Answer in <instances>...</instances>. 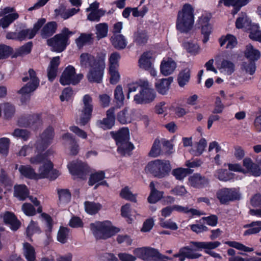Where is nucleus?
<instances>
[{"label": "nucleus", "instance_id": "50", "mask_svg": "<svg viewBox=\"0 0 261 261\" xmlns=\"http://www.w3.org/2000/svg\"><path fill=\"white\" fill-rule=\"evenodd\" d=\"M92 38V34L82 33L75 40L76 44L79 48H82L84 45L90 42Z\"/></svg>", "mask_w": 261, "mask_h": 261}, {"label": "nucleus", "instance_id": "36", "mask_svg": "<svg viewBox=\"0 0 261 261\" xmlns=\"http://www.w3.org/2000/svg\"><path fill=\"white\" fill-rule=\"evenodd\" d=\"M219 42L221 46L226 44V48L232 49L237 45V40L234 36L230 34H227L225 36H222L219 39Z\"/></svg>", "mask_w": 261, "mask_h": 261}, {"label": "nucleus", "instance_id": "62", "mask_svg": "<svg viewBox=\"0 0 261 261\" xmlns=\"http://www.w3.org/2000/svg\"><path fill=\"white\" fill-rule=\"evenodd\" d=\"M21 210L28 216H32L36 214L35 208L29 203H23L21 206Z\"/></svg>", "mask_w": 261, "mask_h": 261}, {"label": "nucleus", "instance_id": "23", "mask_svg": "<svg viewBox=\"0 0 261 261\" xmlns=\"http://www.w3.org/2000/svg\"><path fill=\"white\" fill-rule=\"evenodd\" d=\"M188 180L191 186L197 188H202L208 183L207 178L198 173L194 174L189 177Z\"/></svg>", "mask_w": 261, "mask_h": 261}, {"label": "nucleus", "instance_id": "29", "mask_svg": "<svg viewBox=\"0 0 261 261\" xmlns=\"http://www.w3.org/2000/svg\"><path fill=\"white\" fill-rule=\"evenodd\" d=\"M173 82L172 77L163 79L159 80L155 84V87L159 93L162 94H165L169 89V87Z\"/></svg>", "mask_w": 261, "mask_h": 261}, {"label": "nucleus", "instance_id": "60", "mask_svg": "<svg viewBox=\"0 0 261 261\" xmlns=\"http://www.w3.org/2000/svg\"><path fill=\"white\" fill-rule=\"evenodd\" d=\"M109 74L110 75V83L112 84L117 83L120 79V74L118 71V68H109Z\"/></svg>", "mask_w": 261, "mask_h": 261}, {"label": "nucleus", "instance_id": "24", "mask_svg": "<svg viewBox=\"0 0 261 261\" xmlns=\"http://www.w3.org/2000/svg\"><path fill=\"white\" fill-rule=\"evenodd\" d=\"M190 244L192 246L195 247L196 249L202 250L204 249L205 250H211L218 247L221 243L218 241L215 242H196L191 241Z\"/></svg>", "mask_w": 261, "mask_h": 261}, {"label": "nucleus", "instance_id": "61", "mask_svg": "<svg viewBox=\"0 0 261 261\" xmlns=\"http://www.w3.org/2000/svg\"><path fill=\"white\" fill-rule=\"evenodd\" d=\"M40 230L36 222L31 221L27 229V236L31 237L35 233H39Z\"/></svg>", "mask_w": 261, "mask_h": 261}, {"label": "nucleus", "instance_id": "17", "mask_svg": "<svg viewBox=\"0 0 261 261\" xmlns=\"http://www.w3.org/2000/svg\"><path fill=\"white\" fill-rule=\"evenodd\" d=\"M99 3L94 2L86 9V11L89 12L87 15L88 20L98 22L100 21V18L105 15L106 11L102 9H99Z\"/></svg>", "mask_w": 261, "mask_h": 261}, {"label": "nucleus", "instance_id": "39", "mask_svg": "<svg viewBox=\"0 0 261 261\" xmlns=\"http://www.w3.org/2000/svg\"><path fill=\"white\" fill-rule=\"evenodd\" d=\"M245 56L249 60L254 61L260 58V52L254 49L252 45L248 44L246 46Z\"/></svg>", "mask_w": 261, "mask_h": 261}, {"label": "nucleus", "instance_id": "52", "mask_svg": "<svg viewBox=\"0 0 261 261\" xmlns=\"http://www.w3.org/2000/svg\"><path fill=\"white\" fill-rule=\"evenodd\" d=\"M225 244L229 246L236 248L238 250L244 252H252L254 250L253 248L247 247L243 244L236 241H227Z\"/></svg>", "mask_w": 261, "mask_h": 261}, {"label": "nucleus", "instance_id": "3", "mask_svg": "<svg viewBox=\"0 0 261 261\" xmlns=\"http://www.w3.org/2000/svg\"><path fill=\"white\" fill-rule=\"evenodd\" d=\"M90 227L97 239H107L119 231V228L114 227L109 221L95 222L90 224Z\"/></svg>", "mask_w": 261, "mask_h": 261}, {"label": "nucleus", "instance_id": "44", "mask_svg": "<svg viewBox=\"0 0 261 261\" xmlns=\"http://www.w3.org/2000/svg\"><path fill=\"white\" fill-rule=\"evenodd\" d=\"M18 170L21 174L25 177L36 179V173L31 166L29 165H21L19 167Z\"/></svg>", "mask_w": 261, "mask_h": 261}, {"label": "nucleus", "instance_id": "33", "mask_svg": "<svg viewBox=\"0 0 261 261\" xmlns=\"http://www.w3.org/2000/svg\"><path fill=\"white\" fill-rule=\"evenodd\" d=\"M112 136L116 141L117 145L126 142L129 140V130L127 128H123L118 132L112 133Z\"/></svg>", "mask_w": 261, "mask_h": 261}, {"label": "nucleus", "instance_id": "22", "mask_svg": "<svg viewBox=\"0 0 261 261\" xmlns=\"http://www.w3.org/2000/svg\"><path fill=\"white\" fill-rule=\"evenodd\" d=\"M176 68V63L171 58L163 60L160 66L161 73L165 76L172 74Z\"/></svg>", "mask_w": 261, "mask_h": 261}, {"label": "nucleus", "instance_id": "43", "mask_svg": "<svg viewBox=\"0 0 261 261\" xmlns=\"http://www.w3.org/2000/svg\"><path fill=\"white\" fill-rule=\"evenodd\" d=\"M117 120L122 124L130 123L132 121L131 114L128 113V108H124L117 115Z\"/></svg>", "mask_w": 261, "mask_h": 261}, {"label": "nucleus", "instance_id": "20", "mask_svg": "<svg viewBox=\"0 0 261 261\" xmlns=\"http://www.w3.org/2000/svg\"><path fill=\"white\" fill-rule=\"evenodd\" d=\"M80 10L79 8H66L64 6H61L55 9V13L56 16H60L64 20H66L77 14Z\"/></svg>", "mask_w": 261, "mask_h": 261}, {"label": "nucleus", "instance_id": "48", "mask_svg": "<svg viewBox=\"0 0 261 261\" xmlns=\"http://www.w3.org/2000/svg\"><path fill=\"white\" fill-rule=\"evenodd\" d=\"M84 205L85 211L90 215L97 213L101 207L100 204L94 202L86 201Z\"/></svg>", "mask_w": 261, "mask_h": 261}, {"label": "nucleus", "instance_id": "11", "mask_svg": "<svg viewBox=\"0 0 261 261\" xmlns=\"http://www.w3.org/2000/svg\"><path fill=\"white\" fill-rule=\"evenodd\" d=\"M93 66L89 68L87 77L90 82L100 83L102 82L106 67L105 60H98L97 63Z\"/></svg>", "mask_w": 261, "mask_h": 261}, {"label": "nucleus", "instance_id": "2", "mask_svg": "<svg viewBox=\"0 0 261 261\" xmlns=\"http://www.w3.org/2000/svg\"><path fill=\"white\" fill-rule=\"evenodd\" d=\"M194 10L192 6L184 5L177 14L176 28L180 33H188L193 28L194 23Z\"/></svg>", "mask_w": 261, "mask_h": 261}, {"label": "nucleus", "instance_id": "31", "mask_svg": "<svg viewBox=\"0 0 261 261\" xmlns=\"http://www.w3.org/2000/svg\"><path fill=\"white\" fill-rule=\"evenodd\" d=\"M14 195L20 200H24L29 196V190L24 185L15 186Z\"/></svg>", "mask_w": 261, "mask_h": 261}, {"label": "nucleus", "instance_id": "6", "mask_svg": "<svg viewBox=\"0 0 261 261\" xmlns=\"http://www.w3.org/2000/svg\"><path fill=\"white\" fill-rule=\"evenodd\" d=\"M134 253L144 261H167L170 259L161 254L158 250L149 247L137 248L134 250Z\"/></svg>", "mask_w": 261, "mask_h": 261}, {"label": "nucleus", "instance_id": "32", "mask_svg": "<svg viewBox=\"0 0 261 261\" xmlns=\"http://www.w3.org/2000/svg\"><path fill=\"white\" fill-rule=\"evenodd\" d=\"M115 110L116 107H111L107 111V117L102 120L105 128L110 129L114 125L115 119Z\"/></svg>", "mask_w": 261, "mask_h": 261}, {"label": "nucleus", "instance_id": "19", "mask_svg": "<svg viewBox=\"0 0 261 261\" xmlns=\"http://www.w3.org/2000/svg\"><path fill=\"white\" fill-rule=\"evenodd\" d=\"M70 172L77 177L84 178L89 172L88 165L81 162H72L68 165Z\"/></svg>", "mask_w": 261, "mask_h": 261}, {"label": "nucleus", "instance_id": "10", "mask_svg": "<svg viewBox=\"0 0 261 261\" xmlns=\"http://www.w3.org/2000/svg\"><path fill=\"white\" fill-rule=\"evenodd\" d=\"M29 76H26L22 78V81L25 82L29 80L30 81L18 91V93L22 95H28L35 91L39 86L40 81L36 76L35 71L30 69L29 71Z\"/></svg>", "mask_w": 261, "mask_h": 261}, {"label": "nucleus", "instance_id": "18", "mask_svg": "<svg viewBox=\"0 0 261 261\" xmlns=\"http://www.w3.org/2000/svg\"><path fill=\"white\" fill-rule=\"evenodd\" d=\"M189 246L181 247L179 249L177 253L173 255L174 257L178 258L179 261H184L186 258L194 259L201 256V254L193 252V250H198L196 249L195 247L192 246V245L189 243Z\"/></svg>", "mask_w": 261, "mask_h": 261}, {"label": "nucleus", "instance_id": "25", "mask_svg": "<svg viewBox=\"0 0 261 261\" xmlns=\"http://www.w3.org/2000/svg\"><path fill=\"white\" fill-rule=\"evenodd\" d=\"M3 220L4 222L9 224L13 230L18 229L20 225V222L12 212H6L3 215Z\"/></svg>", "mask_w": 261, "mask_h": 261}, {"label": "nucleus", "instance_id": "57", "mask_svg": "<svg viewBox=\"0 0 261 261\" xmlns=\"http://www.w3.org/2000/svg\"><path fill=\"white\" fill-rule=\"evenodd\" d=\"M161 152V142L160 140L156 139L153 143L149 154L150 156L155 158L159 156Z\"/></svg>", "mask_w": 261, "mask_h": 261}, {"label": "nucleus", "instance_id": "13", "mask_svg": "<svg viewBox=\"0 0 261 261\" xmlns=\"http://www.w3.org/2000/svg\"><path fill=\"white\" fill-rule=\"evenodd\" d=\"M106 56V54L103 53L97 54L96 56L86 53H82L79 58L80 65L83 68H90L94 66L98 60H105Z\"/></svg>", "mask_w": 261, "mask_h": 261}, {"label": "nucleus", "instance_id": "47", "mask_svg": "<svg viewBox=\"0 0 261 261\" xmlns=\"http://www.w3.org/2000/svg\"><path fill=\"white\" fill-rule=\"evenodd\" d=\"M190 78V70L185 68L181 71L178 76V83L180 87H184L189 81Z\"/></svg>", "mask_w": 261, "mask_h": 261}, {"label": "nucleus", "instance_id": "41", "mask_svg": "<svg viewBox=\"0 0 261 261\" xmlns=\"http://www.w3.org/2000/svg\"><path fill=\"white\" fill-rule=\"evenodd\" d=\"M148 39V35L146 30L138 29L134 34V41L139 44L146 43Z\"/></svg>", "mask_w": 261, "mask_h": 261}, {"label": "nucleus", "instance_id": "46", "mask_svg": "<svg viewBox=\"0 0 261 261\" xmlns=\"http://www.w3.org/2000/svg\"><path fill=\"white\" fill-rule=\"evenodd\" d=\"M117 151L122 155L129 154L130 152L134 149L133 145L127 141L118 144Z\"/></svg>", "mask_w": 261, "mask_h": 261}, {"label": "nucleus", "instance_id": "58", "mask_svg": "<svg viewBox=\"0 0 261 261\" xmlns=\"http://www.w3.org/2000/svg\"><path fill=\"white\" fill-rule=\"evenodd\" d=\"M250 24V21L246 14H243L242 16L238 18L236 21V26L238 29H242L248 27Z\"/></svg>", "mask_w": 261, "mask_h": 261}, {"label": "nucleus", "instance_id": "49", "mask_svg": "<svg viewBox=\"0 0 261 261\" xmlns=\"http://www.w3.org/2000/svg\"><path fill=\"white\" fill-rule=\"evenodd\" d=\"M191 173V170L188 168H178L172 170V174L177 180H182L188 174Z\"/></svg>", "mask_w": 261, "mask_h": 261}, {"label": "nucleus", "instance_id": "55", "mask_svg": "<svg viewBox=\"0 0 261 261\" xmlns=\"http://www.w3.org/2000/svg\"><path fill=\"white\" fill-rule=\"evenodd\" d=\"M160 225L163 228H168L173 230H176L178 229V226L176 223L171 219L165 220L163 218H160Z\"/></svg>", "mask_w": 261, "mask_h": 261}, {"label": "nucleus", "instance_id": "15", "mask_svg": "<svg viewBox=\"0 0 261 261\" xmlns=\"http://www.w3.org/2000/svg\"><path fill=\"white\" fill-rule=\"evenodd\" d=\"M18 124L20 126L30 127L36 130L41 126L42 121L38 115L33 114L21 117L18 120Z\"/></svg>", "mask_w": 261, "mask_h": 261}, {"label": "nucleus", "instance_id": "35", "mask_svg": "<svg viewBox=\"0 0 261 261\" xmlns=\"http://www.w3.org/2000/svg\"><path fill=\"white\" fill-rule=\"evenodd\" d=\"M114 99L116 101V109H120L124 106V95L121 86L118 85L114 90Z\"/></svg>", "mask_w": 261, "mask_h": 261}, {"label": "nucleus", "instance_id": "42", "mask_svg": "<svg viewBox=\"0 0 261 261\" xmlns=\"http://www.w3.org/2000/svg\"><path fill=\"white\" fill-rule=\"evenodd\" d=\"M57 25L55 22H50L46 24L41 31V36L44 38H47L51 36L56 32Z\"/></svg>", "mask_w": 261, "mask_h": 261}, {"label": "nucleus", "instance_id": "7", "mask_svg": "<svg viewBox=\"0 0 261 261\" xmlns=\"http://www.w3.org/2000/svg\"><path fill=\"white\" fill-rule=\"evenodd\" d=\"M83 107L79 115V123L85 125L90 119L93 111L92 98L89 94L85 95L82 98Z\"/></svg>", "mask_w": 261, "mask_h": 261}, {"label": "nucleus", "instance_id": "12", "mask_svg": "<svg viewBox=\"0 0 261 261\" xmlns=\"http://www.w3.org/2000/svg\"><path fill=\"white\" fill-rule=\"evenodd\" d=\"M239 189L223 188L217 193V197L222 204H227L230 201L238 200L240 198Z\"/></svg>", "mask_w": 261, "mask_h": 261}, {"label": "nucleus", "instance_id": "28", "mask_svg": "<svg viewBox=\"0 0 261 261\" xmlns=\"http://www.w3.org/2000/svg\"><path fill=\"white\" fill-rule=\"evenodd\" d=\"M217 68L221 73L225 75H230L235 70L234 63L228 60H223Z\"/></svg>", "mask_w": 261, "mask_h": 261}, {"label": "nucleus", "instance_id": "9", "mask_svg": "<svg viewBox=\"0 0 261 261\" xmlns=\"http://www.w3.org/2000/svg\"><path fill=\"white\" fill-rule=\"evenodd\" d=\"M54 129L53 127H47L40 135V139L37 141L35 152L41 153L51 144L54 137Z\"/></svg>", "mask_w": 261, "mask_h": 261}, {"label": "nucleus", "instance_id": "8", "mask_svg": "<svg viewBox=\"0 0 261 261\" xmlns=\"http://www.w3.org/2000/svg\"><path fill=\"white\" fill-rule=\"evenodd\" d=\"M82 74H76L75 68L72 65H68L63 71L60 77V83L63 85H76L83 79Z\"/></svg>", "mask_w": 261, "mask_h": 261}, {"label": "nucleus", "instance_id": "56", "mask_svg": "<svg viewBox=\"0 0 261 261\" xmlns=\"http://www.w3.org/2000/svg\"><path fill=\"white\" fill-rule=\"evenodd\" d=\"M69 234V229L64 227H61L58 233V240L62 243H65L67 241Z\"/></svg>", "mask_w": 261, "mask_h": 261}, {"label": "nucleus", "instance_id": "59", "mask_svg": "<svg viewBox=\"0 0 261 261\" xmlns=\"http://www.w3.org/2000/svg\"><path fill=\"white\" fill-rule=\"evenodd\" d=\"M120 58V56L117 52L111 54L109 59V68H118V61Z\"/></svg>", "mask_w": 261, "mask_h": 261}, {"label": "nucleus", "instance_id": "38", "mask_svg": "<svg viewBox=\"0 0 261 261\" xmlns=\"http://www.w3.org/2000/svg\"><path fill=\"white\" fill-rule=\"evenodd\" d=\"M23 254L28 261H34L36 259L34 248L29 243H24L23 245Z\"/></svg>", "mask_w": 261, "mask_h": 261}, {"label": "nucleus", "instance_id": "26", "mask_svg": "<svg viewBox=\"0 0 261 261\" xmlns=\"http://www.w3.org/2000/svg\"><path fill=\"white\" fill-rule=\"evenodd\" d=\"M152 54L150 51L144 53L140 58L138 63L140 68L144 70L150 68L153 65Z\"/></svg>", "mask_w": 261, "mask_h": 261}, {"label": "nucleus", "instance_id": "14", "mask_svg": "<svg viewBox=\"0 0 261 261\" xmlns=\"http://www.w3.org/2000/svg\"><path fill=\"white\" fill-rule=\"evenodd\" d=\"M156 97L155 92L149 88H143L135 95L134 101L137 104H146L152 102Z\"/></svg>", "mask_w": 261, "mask_h": 261}, {"label": "nucleus", "instance_id": "45", "mask_svg": "<svg viewBox=\"0 0 261 261\" xmlns=\"http://www.w3.org/2000/svg\"><path fill=\"white\" fill-rule=\"evenodd\" d=\"M18 17L19 15L17 13H13L6 15L0 19V23H1L2 27L3 29L7 28L10 24H11L14 20L18 19Z\"/></svg>", "mask_w": 261, "mask_h": 261}, {"label": "nucleus", "instance_id": "37", "mask_svg": "<svg viewBox=\"0 0 261 261\" xmlns=\"http://www.w3.org/2000/svg\"><path fill=\"white\" fill-rule=\"evenodd\" d=\"M95 34L97 39L99 40L101 38L107 36L109 25L106 22L99 23L95 25Z\"/></svg>", "mask_w": 261, "mask_h": 261}, {"label": "nucleus", "instance_id": "63", "mask_svg": "<svg viewBox=\"0 0 261 261\" xmlns=\"http://www.w3.org/2000/svg\"><path fill=\"white\" fill-rule=\"evenodd\" d=\"M3 109L5 117L7 119L11 118L15 113L14 107L9 103L4 104Z\"/></svg>", "mask_w": 261, "mask_h": 261}, {"label": "nucleus", "instance_id": "64", "mask_svg": "<svg viewBox=\"0 0 261 261\" xmlns=\"http://www.w3.org/2000/svg\"><path fill=\"white\" fill-rule=\"evenodd\" d=\"M206 145V140L204 138L201 139L196 145V150L194 153L195 155L199 156L201 155L204 151Z\"/></svg>", "mask_w": 261, "mask_h": 261}, {"label": "nucleus", "instance_id": "34", "mask_svg": "<svg viewBox=\"0 0 261 261\" xmlns=\"http://www.w3.org/2000/svg\"><path fill=\"white\" fill-rule=\"evenodd\" d=\"M150 194L148 197L149 203H154L158 201L163 196V192L159 191L155 188V185L153 181L150 183Z\"/></svg>", "mask_w": 261, "mask_h": 261}, {"label": "nucleus", "instance_id": "54", "mask_svg": "<svg viewBox=\"0 0 261 261\" xmlns=\"http://www.w3.org/2000/svg\"><path fill=\"white\" fill-rule=\"evenodd\" d=\"M12 135L16 138L27 141L30 136V133L26 129L17 128L14 130Z\"/></svg>", "mask_w": 261, "mask_h": 261}, {"label": "nucleus", "instance_id": "30", "mask_svg": "<svg viewBox=\"0 0 261 261\" xmlns=\"http://www.w3.org/2000/svg\"><path fill=\"white\" fill-rule=\"evenodd\" d=\"M110 40L113 46L118 49H123L127 45V41L121 34H113Z\"/></svg>", "mask_w": 261, "mask_h": 261}, {"label": "nucleus", "instance_id": "27", "mask_svg": "<svg viewBox=\"0 0 261 261\" xmlns=\"http://www.w3.org/2000/svg\"><path fill=\"white\" fill-rule=\"evenodd\" d=\"M105 178V173L103 171H99L93 173L90 175L88 184L89 186H93L95 184H97L94 187L96 189L99 185H107L108 184L106 181H103L99 183L101 180H103Z\"/></svg>", "mask_w": 261, "mask_h": 261}, {"label": "nucleus", "instance_id": "51", "mask_svg": "<svg viewBox=\"0 0 261 261\" xmlns=\"http://www.w3.org/2000/svg\"><path fill=\"white\" fill-rule=\"evenodd\" d=\"M215 176L220 180L226 181L232 178V174L228 172L226 169H220L217 170Z\"/></svg>", "mask_w": 261, "mask_h": 261}, {"label": "nucleus", "instance_id": "16", "mask_svg": "<svg viewBox=\"0 0 261 261\" xmlns=\"http://www.w3.org/2000/svg\"><path fill=\"white\" fill-rule=\"evenodd\" d=\"M211 18V15L208 14H202L198 19V24L201 26V33L203 35L202 40L204 43L207 42L209 39V36L212 32V27L208 23Z\"/></svg>", "mask_w": 261, "mask_h": 261}, {"label": "nucleus", "instance_id": "40", "mask_svg": "<svg viewBox=\"0 0 261 261\" xmlns=\"http://www.w3.org/2000/svg\"><path fill=\"white\" fill-rule=\"evenodd\" d=\"M246 228H249L244 231L245 236L255 234L261 230V221H253L249 224L244 226Z\"/></svg>", "mask_w": 261, "mask_h": 261}, {"label": "nucleus", "instance_id": "21", "mask_svg": "<svg viewBox=\"0 0 261 261\" xmlns=\"http://www.w3.org/2000/svg\"><path fill=\"white\" fill-rule=\"evenodd\" d=\"M250 0H220L218 3V7H221L223 4L226 7L232 6L234 9V14L237 13L241 8L246 5Z\"/></svg>", "mask_w": 261, "mask_h": 261}, {"label": "nucleus", "instance_id": "1", "mask_svg": "<svg viewBox=\"0 0 261 261\" xmlns=\"http://www.w3.org/2000/svg\"><path fill=\"white\" fill-rule=\"evenodd\" d=\"M46 153L42 155L41 153H37L35 156L30 159V162L32 164H42L36 173V179L48 178L54 180L60 175L58 170L54 169L53 164L47 158Z\"/></svg>", "mask_w": 261, "mask_h": 261}, {"label": "nucleus", "instance_id": "4", "mask_svg": "<svg viewBox=\"0 0 261 261\" xmlns=\"http://www.w3.org/2000/svg\"><path fill=\"white\" fill-rule=\"evenodd\" d=\"M171 170V166L169 161L159 159L149 162L145 168L146 172L158 178L168 176Z\"/></svg>", "mask_w": 261, "mask_h": 261}, {"label": "nucleus", "instance_id": "5", "mask_svg": "<svg viewBox=\"0 0 261 261\" xmlns=\"http://www.w3.org/2000/svg\"><path fill=\"white\" fill-rule=\"evenodd\" d=\"M74 33V32L70 31L68 28H64L60 33L48 39L47 44L52 47L53 50L58 53L62 52L69 44L70 37Z\"/></svg>", "mask_w": 261, "mask_h": 261}, {"label": "nucleus", "instance_id": "53", "mask_svg": "<svg viewBox=\"0 0 261 261\" xmlns=\"http://www.w3.org/2000/svg\"><path fill=\"white\" fill-rule=\"evenodd\" d=\"M59 199L61 203H67L70 201L71 194L67 189H60L58 190Z\"/></svg>", "mask_w": 261, "mask_h": 261}]
</instances>
